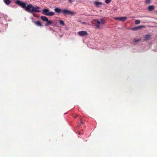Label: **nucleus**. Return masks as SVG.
<instances>
[{"mask_svg":"<svg viewBox=\"0 0 157 157\" xmlns=\"http://www.w3.org/2000/svg\"><path fill=\"white\" fill-rule=\"evenodd\" d=\"M15 3L18 6H21L22 8L25 9L26 11L30 13H39L40 12L39 7H35L32 6L31 4L27 5L26 6V3L21 2L19 0H17L15 1Z\"/></svg>","mask_w":157,"mask_h":157,"instance_id":"f257e3e1","label":"nucleus"},{"mask_svg":"<svg viewBox=\"0 0 157 157\" xmlns=\"http://www.w3.org/2000/svg\"><path fill=\"white\" fill-rule=\"evenodd\" d=\"M42 14L48 16H53L54 15L53 12H49L48 9L43 10Z\"/></svg>","mask_w":157,"mask_h":157,"instance_id":"f03ea898","label":"nucleus"},{"mask_svg":"<svg viewBox=\"0 0 157 157\" xmlns=\"http://www.w3.org/2000/svg\"><path fill=\"white\" fill-rule=\"evenodd\" d=\"M62 13H63V14L64 15L67 14L70 15H74L76 14L73 11L65 9L62 10Z\"/></svg>","mask_w":157,"mask_h":157,"instance_id":"7ed1b4c3","label":"nucleus"},{"mask_svg":"<svg viewBox=\"0 0 157 157\" xmlns=\"http://www.w3.org/2000/svg\"><path fill=\"white\" fill-rule=\"evenodd\" d=\"M77 33L80 36H85L88 35L87 32L85 31H79Z\"/></svg>","mask_w":157,"mask_h":157,"instance_id":"20e7f679","label":"nucleus"},{"mask_svg":"<svg viewBox=\"0 0 157 157\" xmlns=\"http://www.w3.org/2000/svg\"><path fill=\"white\" fill-rule=\"evenodd\" d=\"M114 19L117 21H124L127 19V17H115Z\"/></svg>","mask_w":157,"mask_h":157,"instance_id":"39448f33","label":"nucleus"},{"mask_svg":"<svg viewBox=\"0 0 157 157\" xmlns=\"http://www.w3.org/2000/svg\"><path fill=\"white\" fill-rule=\"evenodd\" d=\"M144 26H139L137 27H134L133 28H132L131 30H132V31H137L138 30L144 28Z\"/></svg>","mask_w":157,"mask_h":157,"instance_id":"423d86ee","label":"nucleus"},{"mask_svg":"<svg viewBox=\"0 0 157 157\" xmlns=\"http://www.w3.org/2000/svg\"><path fill=\"white\" fill-rule=\"evenodd\" d=\"M94 22H95L96 24V27L97 28L99 29V25L100 24H101L100 22V21L98 20V19H96L94 20Z\"/></svg>","mask_w":157,"mask_h":157,"instance_id":"0eeeda50","label":"nucleus"},{"mask_svg":"<svg viewBox=\"0 0 157 157\" xmlns=\"http://www.w3.org/2000/svg\"><path fill=\"white\" fill-rule=\"evenodd\" d=\"M33 22L34 24L38 26H42L41 23L39 21H33Z\"/></svg>","mask_w":157,"mask_h":157,"instance_id":"6e6552de","label":"nucleus"},{"mask_svg":"<svg viewBox=\"0 0 157 157\" xmlns=\"http://www.w3.org/2000/svg\"><path fill=\"white\" fill-rule=\"evenodd\" d=\"M94 5L97 7H99L102 5V3L101 2H94Z\"/></svg>","mask_w":157,"mask_h":157,"instance_id":"1a4fd4ad","label":"nucleus"},{"mask_svg":"<svg viewBox=\"0 0 157 157\" xmlns=\"http://www.w3.org/2000/svg\"><path fill=\"white\" fill-rule=\"evenodd\" d=\"M150 38V35H146L144 37V41H147L149 40Z\"/></svg>","mask_w":157,"mask_h":157,"instance_id":"9d476101","label":"nucleus"},{"mask_svg":"<svg viewBox=\"0 0 157 157\" xmlns=\"http://www.w3.org/2000/svg\"><path fill=\"white\" fill-rule=\"evenodd\" d=\"M155 9V6H151L148 7V10L149 11H151Z\"/></svg>","mask_w":157,"mask_h":157,"instance_id":"9b49d317","label":"nucleus"},{"mask_svg":"<svg viewBox=\"0 0 157 157\" xmlns=\"http://www.w3.org/2000/svg\"><path fill=\"white\" fill-rule=\"evenodd\" d=\"M55 11L57 13H59L61 12H62V10L60 9V8H56L54 9Z\"/></svg>","mask_w":157,"mask_h":157,"instance_id":"f8f14e48","label":"nucleus"},{"mask_svg":"<svg viewBox=\"0 0 157 157\" xmlns=\"http://www.w3.org/2000/svg\"><path fill=\"white\" fill-rule=\"evenodd\" d=\"M41 19L44 21H48V19L47 17L44 16H41Z\"/></svg>","mask_w":157,"mask_h":157,"instance_id":"ddd939ff","label":"nucleus"},{"mask_svg":"<svg viewBox=\"0 0 157 157\" xmlns=\"http://www.w3.org/2000/svg\"><path fill=\"white\" fill-rule=\"evenodd\" d=\"M3 2L7 5H9L11 3L10 0H3Z\"/></svg>","mask_w":157,"mask_h":157,"instance_id":"4468645a","label":"nucleus"},{"mask_svg":"<svg viewBox=\"0 0 157 157\" xmlns=\"http://www.w3.org/2000/svg\"><path fill=\"white\" fill-rule=\"evenodd\" d=\"M45 21L47 22V23L45 24V26H48L52 23V21H50L48 20Z\"/></svg>","mask_w":157,"mask_h":157,"instance_id":"2eb2a0df","label":"nucleus"},{"mask_svg":"<svg viewBox=\"0 0 157 157\" xmlns=\"http://www.w3.org/2000/svg\"><path fill=\"white\" fill-rule=\"evenodd\" d=\"M140 40H141L140 39H134L133 40V43L136 44L139 41H140Z\"/></svg>","mask_w":157,"mask_h":157,"instance_id":"dca6fc26","label":"nucleus"},{"mask_svg":"<svg viewBox=\"0 0 157 157\" xmlns=\"http://www.w3.org/2000/svg\"><path fill=\"white\" fill-rule=\"evenodd\" d=\"M59 24L62 26H64L65 25L63 21L62 20H59Z\"/></svg>","mask_w":157,"mask_h":157,"instance_id":"f3484780","label":"nucleus"},{"mask_svg":"<svg viewBox=\"0 0 157 157\" xmlns=\"http://www.w3.org/2000/svg\"><path fill=\"white\" fill-rule=\"evenodd\" d=\"M100 22L101 24L104 25L105 23V21L103 19H101V20L100 21Z\"/></svg>","mask_w":157,"mask_h":157,"instance_id":"a211bd4d","label":"nucleus"},{"mask_svg":"<svg viewBox=\"0 0 157 157\" xmlns=\"http://www.w3.org/2000/svg\"><path fill=\"white\" fill-rule=\"evenodd\" d=\"M140 21L138 20H137L135 21V24L137 25H138L140 24Z\"/></svg>","mask_w":157,"mask_h":157,"instance_id":"6ab92c4d","label":"nucleus"},{"mask_svg":"<svg viewBox=\"0 0 157 157\" xmlns=\"http://www.w3.org/2000/svg\"><path fill=\"white\" fill-rule=\"evenodd\" d=\"M111 1H112V0H105V2L106 3L108 4L110 3Z\"/></svg>","mask_w":157,"mask_h":157,"instance_id":"aec40b11","label":"nucleus"},{"mask_svg":"<svg viewBox=\"0 0 157 157\" xmlns=\"http://www.w3.org/2000/svg\"><path fill=\"white\" fill-rule=\"evenodd\" d=\"M150 0H146L145 1V3L147 4L149 3H150Z\"/></svg>","mask_w":157,"mask_h":157,"instance_id":"412c9836","label":"nucleus"},{"mask_svg":"<svg viewBox=\"0 0 157 157\" xmlns=\"http://www.w3.org/2000/svg\"><path fill=\"white\" fill-rule=\"evenodd\" d=\"M78 134H79V135H82L83 134V133H82V132H81L80 131H78Z\"/></svg>","mask_w":157,"mask_h":157,"instance_id":"4be33fe9","label":"nucleus"},{"mask_svg":"<svg viewBox=\"0 0 157 157\" xmlns=\"http://www.w3.org/2000/svg\"><path fill=\"white\" fill-rule=\"evenodd\" d=\"M68 1H69V2L71 3L72 2V0H68Z\"/></svg>","mask_w":157,"mask_h":157,"instance_id":"5701e85b","label":"nucleus"},{"mask_svg":"<svg viewBox=\"0 0 157 157\" xmlns=\"http://www.w3.org/2000/svg\"><path fill=\"white\" fill-rule=\"evenodd\" d=\"M80 122L81 124H83V123L82 122V120L81 119H80Z\"/></svg>","mask_w":157,"mask_h":157,"instance_id":"b1692460","label":"nucleus"}]
</instances>
